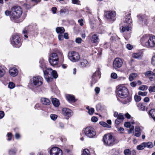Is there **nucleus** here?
Here are the masks:
<instances>
[{"label": "nucleus", "mask_w": 155, "mask_h": 155, "mask_svg": "<svg viewBox=\"0 0 155 155\" xmlns=\"http://www.w3.org/2000/svg\"><path fill=\"white\" fill-rule=\"evenodd\" d=\"M99 40V38L97 35L94 34L91 36V41L94 43H97Z\"/></svg>", "instance_id": "obj_23"}, {"label": "nucleus", "mask_w": 155, "mask_h": 155, "mask_svg": "<svg viewBox=\"0 0 155 155\" xmlns=\"http://www.w3.org/2000/svg\"><path fill=\"white\" fill-rule=\"evenodd\" d=\"M131 125L130 122H125L124 124V126L127 128H129Z\"/></svg>", "instance_id": "obj_51"}, {"label": "nucleus", "mask_w": 155, "mask_h": 155, "mask_svg": "<svg viewBox=\"0 0 155 155\" xmlns=\"http://www.w3.org/2000/svg\"><path fill=\"white\" fill-rule=\"evenodd\" d=\"M150 36L148 35H145L143 36L141 39V42L142 44L146 47V43L147 42Z\"/></svg>", "instance_id": "obj_19"}, {"label": "nucleus", "mask_w": 155, "mask_h": 155, "mask_svg": "<svg viewBox=\"0 0 155 155\" xmlns=\"http://www.w3.org/2000/svg\"><path fill=\"white\" fill-rule=\"evenodd\" d=\"M96 93V94H98L100 91V89L99 87H96L94 89Z\"/></svg>", "instance_id": "obj_54"}, {"label": "nucleus", "mask_w": 155, "mask_h": 155, "mask_svg": "<svg viewBox=\"0 0 155 155\" xmlns=\"http://www.w3.org/2000/svg\"><path fill=\"white\" fill-rule=\"evenodd\" d=\"M41 61H40V63L41 64H41V65L40 66V67L41 68L43 69L44 68H45V65L44 62L42 61L41 62Z\"/></svg>", "instance_id": "obj_59"}, {"label": "nucleus", "mask_w": 155, "mask_h": 155, "mask_svg": "<svg viewBox=\"0 0 155 155\" xmlns=\"http://www.w3.org/2000/svg\"><path fill=\"white\" fill-rule=\"evenodd\" d=\"M121 30V32H124L125 31H129L131 29V28L129 25L122 26L120 28Z\"/></svg>", "instance_id": "obj_22"}, {"label": "nucleus", "mask_w": 155, "mask_h": 155, "mask_svg": "<svg viewBox=\"0 0 155 155\" xmlns=\"http://www.w3.org/2000/svg\"><path fill=\"white\" fill-rule=\"evenodd\" d=\"M122 60L120 58H116L113 62V66L115 69L120 68L122 65Z\"/></svg>", "instance_id": "obj_13"}, {"label": "nucleus", "mask_w": 155, "mask_h": 155, "mask_svg": "<svg viewBox=\"0 0 155 155\" xmlns=\"http://www.w3.org/2000/svg\"><path fill=\"white\" fill-rule=\"evenodd\" d=\"M100 124L103 127H107L108 128H110L111 126L107 124L106 122L101 121L100 122Z\"/></svg>", "instance_id": "obj_36"}, {"label": "nucleus", "mask_w": 155, "mask_h": 155, "mask_svg": "<svg viewBox=\"0 0 155 155\" xmlns=\"http://www.w3.org/2000/svg\"><path fill=\"white\" fill-rule=\"evenodd\" d=\"M7 136L8 137V140H10L12 138V134L11 133H8L7 134Z\"/></svg>", "instance_id": "obj_50"}, {"label": "nucleus", "mask_w": 155, "mask_h": 155, "mask_svg": "<svg viewBox=\"0 0 155 155\" xmlns=\"http://www.w3.org/2000/svg\"><path fill=\"white\" fill-rule=\"evenodd\" d=\"M49 61L52 66L57 65L59 62V58L57 54L55 53L50 54L49 57Z\"/></svg>", "instance_id": "obj_6"}, {"label": "nucleus", "mask_w": 155, "mask_h": 155, "mask_svg": "<svg viewBox=\"0 0 155 155\" xmlns=\"http://www.w3.org/2000/svg\"><path fill=\"white\" fill-rule=\"evenodd\" d=\"M52 102L54 105L55 107H58L59 105V101L56 98H53L52 99Z\"/></svg>", "instance_id": "obj_26"}, {"label": "nucleus", "mask_w": 155, "mask_h": 155, "mask_svg": "<svg viewBox=\"0 0 155 155\" xmlns=\"http://www.w3.org/2000/svg\"><path fill=\"white\" fill-rule=\"evenodd\" d=\"M152 64L153 65H155V55L153 56L151 59Z\"/></svg>", "instance_id": "obj_56"}, {"label": "nucleus", "mask_w": 155, "mask_h": 155, "mask_svg": "<svg viewBox=\"0 0 155 155\" xmlns=\"http://www.w3.org/2000/svg\"><path fill=\"white\" fill-rule=\"evenodd\" d=\"M155 46V36H150L147 42L146 43V47H154Z\"/></svg>", "instance_id": "obj_12"}, {"label": "nucleus", "mask_w": 155, "mask_h": 155, "mask_svg": "<svg viewBox=\"0 0 155 155\" xmlns=\"http://www.w3.org/2000/svg\"><path fill=\"white\" fill-rule=\"evenodd\" d=\"M117 95L119 97L124 98L128 95V91L127 88L124 86H120L117 89Z\"/></svg>", "instance_id": "obj_3"}, {"label": "nucleus", "mask_w": 155, "mask_h": 155, "mask_svg": "<svg viewBox=\"0 0 155 155\" xmlns=\"http://www.w3.org/2000/svg\"><path fill=\"white\" fill-rule=\"evenodd\" d=\"M62 114L64 115L67 117H70L73 114L72 111L68 108H63L62 109Z\"/></svg>", "instance_id": "obj_14"}, {"label": "nucleus", "mask_w": 155, "mask_h": 155, "mask_svg": "<svg viewBox=\"0 0 155 155\" xmlns=\"http://www.w3.org/2000/svg\"><path fill=\"white\" fill-rule=\"evenodd\" d=\"M124 155H130L131 151L129 149L125 150L124 151Z\"/></svg>", "instance_id": "obj_41"}, {"label": "nucleus", "mask_w": 155, "mask_h": 155, "mask_svg": "<svg viewBox=\"0 0 155 155\" xmlns=\"http://www.w3.org/2000/svg\"><path fill=\"white\" fill-rule=\"evenodd\" d=\"M94 111V109L93 108H90L88 111V113L90 115H92Z\"/></svg>", "instance_id": "obj_52"}, {"label": "nucleus", "mask_w": 155, "mask_h": 155, "mask_svg": "<svg viewBox=\"0 0 155 155\" xmlns=\"http://www.w3.org/2000/svg\"><path fill=\"white\" fill-rule=\"evenodd\" d=\"M78 22L79 23L81 26L83 25V20L82 19H81L78 20Z\"/></svg>", "instance_id": "obj_62"}, {"label": "nucleus", "mask_w": 155, "mask_h": 155, "mask_svg": "<svg viewBox=\"0 0 155 155\" xmlns=\"http://www.w3.org/2000/svg\"><path fill=\"white\" fill-rule=\"evenodd\" d=\"M15 138L17 139H19L21 137L20 135L18 133H16L15 134Z\"/></svg>", "instance_id": "obj_64"}, {"label": "nucleus", "mask_w": 155, "mask_h": 155, "mask_svg": "<svg viewBox=\"0 0 155 155\" xmlns=\"http://www.w3.org/2000/svg\"><path fill=\"white\" fill-rule=\"evenodd\" d=\"M138 94L139 95H141L143 96H146L147 94V92H142L141 91H139L138 92Z\"/></svg>", "instance_id": "obj_45"}, {"label": "nucleus", "mask_w": 155, "mask_h": 155, "mask_svg": "<svg viewBox=\"0 0 155 155\" xmlns=\"http://www.w3.org/2000/svg\"><path fill=\"white\" fill-rule=\"evenodd\" d=\"M103 141L105 145L110 146L114 144V140L113 136L111 134H108L104 135V136Z\"/></svg>", "instance_id": "obj_4"}, {"label": "nucleus", "mask_w": 155, "mask_h": 155, "mask_svg": "<svg viewBox=\"0 0 155 155\" xmlns=\"http://www.w3.org/2000/svg\"><path fill=\"white\" fill-rule=\"evenodd\" d=\"M145 75L146 76H148L150 75H155V73L150 71H148L145 73Z\"/></svg>", "instance_id": "obj_39"}, {"label": "nucleus", "mask_w": 155, "mask_h": 155, "mask_svg": "<svg viewBox=\"0 0 155 155\" xmlns=\"http://www.w3.org/2000/svg\"><path fill=\"white\" fill-rule=\"evenodd\" d=\"M5 72V70L2 67L0 66V78L2 77Z\"/></svg>", "instance_id": "obj_31"}, {"label": "nucleus", "mask_w": 155, "mask_h": 155, "mask_svg": "<svg viewBox=\"0 0 155 155\" xmlns=\"http://www.w3.org/2000/svg\"><path fill=\"white\" fill-rule=\"evenodd\" d=\"M149 114L153 118H155V109H151L149 112Z\"/></svg>", "instance_id": "obj_33"}, {"label": "nucleus", "mask_w": 155, "mask_h": 155, "mask_svg": "<svg viewBox=\"0 0 155 155\" xmlns=\"http://www.w3.org/2000/svg\"><path fill=\"white\" fill-rule=\"evenodd\" d=\"M118 131L120 133H123L124 132V129L122 127H120L118 128Z\"/></svg>", "instance_id": "obj_55"}, {"label": "nucleus", "mask_w": 155, "mask_h": 155, "mask_svg": "<svg viewBox=\"0 0 155 155\" xmlns=\"http://www.w3.org/2000/svg\"><path fill=\"white\" fill-rule=\"evenodd\" d=\"M105 14L106 17L109 21H114L115 20L116 13L115 11H107Z\"/></svg>", "instance_id": "obj_10"}, {"label": "nucleus", "mask_w": 155, "mask_h": 155, "mask_svg": "<svg viewBox=\"0 0 155 155\" xmlns=\"http://www.w3.org/2000/svg\"><path fill=\"white\" fill-rule=\"evenodd\" d=\"M144 147H146L149 148H151L153 147V143L150 142H143Z\"/></svg>", "instance_id": "obj_29"}, {"label": "nucleus", "mask_w": 155, "mask_h": 155, "mask_svg": "<svg viewBox=\"0 0 155 155\" xmlns=\"http://www.w3.org/2000/svg\"><path fill=\"white\" fill-rule=\"evenodd\" d=\"M68 56L69 59L74 62L78 61L80 59V56L79 54L75 51L70 52L68 53Z\"/></svg>", "instance_id": "obj_8"}, {"label": "nucleus", "mask_w": 155, "mask_h": 155, "mask_svg": "<svg viewBox=\"0 0 155 155\" xmlns=\"http://www.w3.org/2000/svg\"><path fill=\"white\" fill-rule=\"evenodd\" d=\"M67 99L70 102H75V99L74 96L71 95H67L66 96Z\"/></svg>", "instance_id": "obj_28"}, {"label": "nucleus", "mask_w": 155, "mask_h": 155, "mask_svg": "<svg viewBox=\"0 0 155 155\" xmlns=\"http://www.w3.org/2000/svg\"><path fill=\"white\" fill-rule=\"evenodd\" d=\"M143 51L141 50H138L136 52V59H141L143 56Z\"/></svg>", "instance_id": "obj_24"}, {"label": "nucleus", "mask_w": 155, "mask_h": 155, "mask_svg": "<svg viewBox=\"0 0 155 155\" xmlns=\"http://www.w3.org/2000/svg\"><path fill=\"white\" fill-rule=\"evenodd\" d=\"M9 73L11 76L15 77L18 75V71L15 68L13 67L10 69Z\"/></svg>", "instance_id": "obj_17"}, {"label": "nucleus", "mask_w": 155, "mask_h": 155, "mask_svg": "<svg viewBox=\"0 0 155 155\" xmlns=\"http://www.w3.org/2000/svg\"><path fill=\"white\" fill-rule=\"evenodd\" d=\"M41 103L44 105H48L50 104V101L48 98L43 97L41 99Z\"/></svg>", "instance_id": "obj_21"}, {"label": "nucleus", "mask_w": 155, "mask_h": 155, "mask_svg": "<svg viewBox=\"0 0 155 155\" xmlns=\"http://www.w3.org/2000/svg\"><path fill=\"white\" fill-rule=\"evenodd\" d=\"M16 152V150L15 149H12L10 150L9 151V153L10 155H14Z\"/></svg>", "instance_id": "obj_40"}, {"label": "nucleus", "mask_w": 155, "mask_h": 155, "mask_svg": "<svg viewBox=\"0 0 155 155\" xmlns=\"http://www.w3.org/2000/svg\"><path fill=\"white\" fill-rule=\"evenodd\" d=\"M136 78V74L135 73H132L129 76V80L130 81H132Z\"/></svg>", "instance_id": "obj_37"}, {"label": "nucleus", "mask_w": 155, "mask_h": 155, "mask_svg": "<svg viewBox=\"0 0 155 155\" xmlns=\"http://www.w3.org/2000/svg\"><path fill=\"white\" fill-rule=\"evenodd\" d=\"M82 40L81 38H78L76 39L75 41L76 43L80 44L81 43Z\"/></svg>", "instance_id": "obj_48"}, {"label": "nucleus", "mask_w": 155, "mask_h": 155, "mask_svg": "<svg viewBox=\"0 0 155 155\" xmlns=\"http://www.w3.org/2000/svg\"><path fill=\"white\" fill-rule=\"evenodd\" d=\"M62 34H59L58 35V38L60 41H62L64 39V37Z\"/></svg>", "instance_id": "obj_58"}, {"label": "nucleus", "mask_w": 155, "mask_h": 155, "mask_svg": "<svg viewBox=\"0 0 155 155\" xmlns=\"http://www.w3.org/2000/svg\"><path fill=\"white\" fill-rule=\"evenodd\" d=\"M81 155H91V154L88 149H85L83 150Z\"/></svg>", "instance_id": "obj_38"}, {"label": "nucleus", "mask_w": 155, "mask_h": 155, "mask_svg": "<svg viewBox=\"0 0 155 155\" xmlns=\"http://www.w3.org/2000/svg\"><path fill=\"white\" fill-rule=\"evenodd\" d=\"M43 71L45 78L48 82L52 81L53 78H56L58 77L56 71L51 68H47L45 71L43 70Z\"/></svg>", "instance_id": "obj_1"}, {"label": "nucleus", "mask_w": 155, "mask_h": 155, "mask_svg": "<svg viewBox=\"0 0 155 155\" xmlns=\"http://www.w3.org/2000/svg\"><path fill=\"white\" fill-rule=\"evenodd\" d=\"M84 133L85 135L89 138H92L96 135V132L94 129L91 127H86L85 129Z\"/></svg>", "instance_id": "obj_9"}, {"label": "nucleus", "mask_w": 155, "mask_h": 155, "mask_svg": "<svg viewBox=\"0 0 155 155\" xmlns=\"http://www.w3.org/2000/svg\"><path fill=\"white\" fill-rule=\"evenodd\" d=\"M56 32L59 34H63L64 31V29L62 27H58L56 29Z\"/></svg>", "instance_id": "obj_25"}, {"label": "nucleus", "mask_w": 155, "mask_h": 155, "mask_svg": "<svg viewBox=\"0 0 155 155\" xmlns=\"http://www.w3.org/2000/svg\"><path fill=\"white\" fill-rule=\"evenodd\" d=\"M148 88V86L146 85H142L139 87L138 90L140 91H144L145 90H147Z\"/></svg>", "instance_id": "obj_35"}, {"label": "nucleus", "mask_w": 155, "mask_h": 155, "mask_svg": "<svg viewBox=\"0 0 155 155\" xmlns=\"http://www.w3.org/2000/svg\"><path fill=\"white\" fill-rule=\"evenodd\" d=\"M142 130L141 127L136 126V137H139L142 133Z\"/></svg>", "instance_id": "obj_27"}, {"label": "nucleus", "mask_w": 155, "mask_h": 155, "mask_svg": "<svg viewBox=\"0 0 155 155\" xmlns=\"http://www.w3.org/2000/svg\"><path fill=\"white\" fill-rule=\"evenodd\" d=\"M137 17L139 19V20L140 21V22H142L144 19V18L141 15H138Z\"/></svg>", "instance_id": "obj_61"}, {"label": "nucleus", "mask_w": 155, "mask_h": 155, "mask_svg": "<svg viewBox=\"0 0 155 155\" xmlns=\"http://www.w3.org/2000/svg\"><path fill=\"white\" fill-rule=\"evenodd\" d=\"M100 72L99 71H96L95 73H94L92 76V84L95 83L98 78H100Z\"/></svg>", "instance_id": "obj_15"}, {"label": "nucleus", "mask_w": 155, "mask_h": 155, "mask_svg": "<svg viewBox=\"0 0 155 155\" xmlns=\"http://www.w3.org/2000/svg\"><path fill=\"white\" fill-rule=\"evenodd\" d=\"M72 2L74 4H79L80 1L78 0H71Z\"/></svg>", "instance_id": "obj_60"}, {"label": "nucleus", "mask_w": 155, "mask_h": 155, "mask_svg": "<svg viewBox=\"0 0 155 155\" xmlns=\"http://www.w3.org/2000/svg\"><path fill=\"white\" fill-rule=\"evenodd\" d=\"M109 153L111 155H119V153L118 150L115 149L110 150Z\"/></svg>", "instance_id": "obj_30"}, {"label": "nucleus", "mask_w": 155, "mask_h": 155, "mask_svg": "<svg viewBox=\"0 0 155 155\" xmlns=\"http://www.w3.org/2000/svg\"><path fill=\"white\" fill-rule=\"evenodd\" d=\"M15 86V84L12 82L9 83L8 87L11 89L13 88Z\"/></svg>", "instance_id": "obj_47"}, {"label": "nucleus", "mask_w": 155, "mask_h": 155, "mask_svg": "<svg viewBox=\"0 0 155 155\" xmlns=\"http://www.w3.org/2000/svg\"><path fill=\"white\" fill-rule=\"evenodd\" d=\"M21 39L19 36L14 35L12 36L11 44L15 47L19 48L21 45Z\"/></svg>", "instance_id": "obj_7"}, {"label": "nucleus", "mask_w": 155, "mask_h": 155, "mask_svg": "<svg viewBox=\"0 0 155 155\" xmlns=\"http://www.w3.org/2000/svg\"><path fill=\"white\" fill-rule=\"evenodd\" d=\"M50 155H62V152L59 148L54 147L50 150Z\"/></svg>", "instance_id": "obj_11"}, {"label": "nucleus", "mask_w": 155, "mask_h": 155, "mask_svg": "<svg viewBox=\"0 0 155 155\" xmlns=\"http://www.w3.org/2000/svg\"><path fill=\"white\" fill-rule=\"evenodd\" d=\"M137 107L138 109L141 110L143 111L145 110V107L141 103H139L138 104Z\"/></svg>", "instance_id": "obj_32"}, {"label": "nucleus", "mask_w": 155, "mask_h": 155, "mask_svg": "<svg viewBox=\"0 0 155 155\" xmlns=\"http://www.w3.org/2000/svg\"><path fill=\"white\" fill-rule=\"evenodd\" d=\"M88 61L85 59H81L80 62V66L81 67L84 68L88 65Z\"/></svg>", "instance_id": "obj_18"}, {"label": "nucleus", "mask_w": 155, "mask_h": 155, "mask_svg": "<svg viewBox=\"0 0 155 155\" xmlns=\"http://www.w3.org/2000/svg\"><path fill=\"white\" fill-rule=\"evenodd\" d=\"M4 116V112L2 111H0V119L2 118Z\"/></svg>", "instance_id": "obj_63"}, {"label": "nucleus", "mask_w": 155, "mask_h": 155, "mask_svg": "<svg viewBox=\"0 0 155 155\" xmlns=\"http://www.w3.org/2000/svg\"><path fill=\"white\" fill-rule=\"evenodd\" d=\"M144 146L143 144V143H142L140 145L137 146V149L139 150H141L143 149L144 148Z\"/></svg>", "instance_id": "obj_42"}, {"label": "nucleus", "mask_w": 155, "mask_h": 155, "mask_svg": "<svg viewBox=\"0 0 155 155\" xmlns=\"http://www.w3.org/2000/svg\"><path fill=\"white\" fill-rule=\"evenodd\" d=\"M50 117L52 120H54L57 119V116L56 114H51Z\"/></svg>", "instance_id": "obj_46"}, {"label": "nucleus", "mask_w": 155, "mask_h": 155, "mask_svg": "<svg viewBox=\"0 0 155 155\" xmlns=\"http://www.w3.org/2000/svg\"><path fill=\"white\" fill-rule=\"evenodd\" d=\"M127 48L129 50H131L133 48V46L130 44H127L126 46Z\"/></svg>", "instance_id": "obj_53"}, {"label": "nucleus", "mask_w": 155, "mask_h": 155, "mask_svg": "<svg viewBox=\"0 0 155 155\" xmlns=\"http://www.w3.org/2000/svg\"><path fill=\"white\" fill-rule=\"evenodd\" d=\"M111 77L113 79H116L117 77V74L116 73L113 72L111 74Z\"/></svg>", "instance_id": "obj_44"}, {"label": "nucleus", "mask_w": 155, "mask_h": 155, "mask_svg": "<svg viewBox=\"0 0 155 155\" xmlns=\"http://www.w3.org/2000/svg\"><path fill=\"white\" fill-rule=\"evenodd\" d=\"M126 16V17L125 18V20L124 21V22L130 25L132 22V20L130 18V14L127 13Z\"/></svg>", "instance_id": "obj_20"}, {"label": "nucleus", "mask_w": 155, "mask_h": 155, "mask_svg": "<svg viewBox=\"0 0 155 155\" xmlns=\"http://www.w3.org/2000/svg\"><path fill=\"white\" fill-rule=\"evenodd\" d=\"M117 117L115 121V124L117 125L120 124L123 121L124 119V115L122 113L119 114V116Z\"/></svg>", "instance_id": "obj_16"}, {"label": "nucleus", "mask_w": 155, "mask_h": 155, "mask_svg": "<svg viewBox=\"0 0 155 155\" xmlns=\"http://www.w3.org/2000/svg\"><path fill=\"white\" fill-rule=\"evenodd\" d=\"M98 120V118L96 117H93L91 118V121L94 122H96Z\"/></svg>", "instance_id": "obj_57"}, {"label": "nucleus", "mask_w": 155, "mask_h": 155, "mask_svg": "<svg viewBox=\"0 0 155 155\" xmlns=\"http://www.w3.org/2000/svg\"><path fill=\"white\" fill-rule=\"evenodd\" d=\"M148 90L150 93L155 92V85L149 87L148 88Z\"/></svg>", "instance_id": "obj_34"}, {"label": "nucleus", "mask_w": 155, "mask_h": 155, "mask_svg": "<svg viewBox=\"0 0 155 155\" xmlns=\"http://www.w3.org/2000/svg\"><path fill=\"white\" fill-rule=\"evenodd\" d=\"M11 10L12 11L11 19L13 21L19 18L23 12L22 8L20 6H18L12 7L11 9Z\"/></svg>", "instance_id": "obj_2"}, {"label": "nucleus", "mask_w": 155, "mask_h": 155, "mask_svg": "<svg viewBox=\"0 0 155 155\" xmlns=\"http://www.w3.org/2000/svg\"><path fill=\"white\" fill-rule=\"evenodd\" d=\"M130 130L128 131V133L129 134H130L133 132V130L134 128V126L132 124H131L129 127Z\"/></svg>", "instance_id": "obj_43"}, {"label": "nucleus", "mask_w": 155, "mask_h": 155, "mask_svg": "<svg viewBox=\"0 0 155 155\" xmlns=\"http://www.w3.org/2000/svg\"><path fill=\"white\" fill-rule=\"evenodd\" d=\"M31 84L36 87L41 86L43 84V79L40 76H34L31 80Z\"/></svg>", "instance_id": "obj_5"}, {"label": "nucleus", "mask_w": 155, "mask_h": 155, "mask_svg": "<svg viewBox=\"0 0 155 155\" xmlns=\"http://www.w3.org/2000/svg\"><path fill=\"white\" fill-rule=\"evenodd\" d=\"M5 15L6 16H8L10 15V18H11V13H12V11H11V10L10 11H8V10H7V11H5Z\"/></svg>", "instance_id": "obj_49"}]
</instances>
